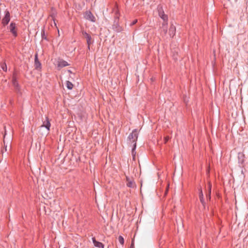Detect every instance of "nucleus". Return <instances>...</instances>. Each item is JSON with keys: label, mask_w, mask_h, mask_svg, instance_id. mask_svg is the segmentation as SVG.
Returning <instances> with one entry per match:
<instances>
[{"label": "nucleus", "mask_w": 248, "mask_h": 248, "mask_svg": "<svg viewBox=\"0 0 248 248\" xmlns=\"http://www.w3.org/2000/svg\"><path fill=\"white\" fill-rule=\"evenodd\" d=\"M68 65H69V64L67 63V62L61 60L58 62V67L60 68Z\"/></svg>", "instance_id": "obj_9"}, {"label": "nucleus", "mask_w": 248, "mask_h": 248, "mask_svg": "<svg viewBox=\"0 0 248 248\" xmlns=\"http://www.w3.org/2000/svg\"><path fill=\"white\" fill-rule=\"evenodd\" d=\"M6 135V131L5 130V133H4V135L3 143H4V148H5V151H7V148H8V143L6 144H5V141L4 139L5 138Z\"/></svg>", "instance_id": "obj_15"}, {"label": "nucleus", "mask_w": 248, "mask_h": 248, "mask_svg": "<svg viewBox=\"0 0 248 248\" xmlns=\"http://www.w3.org/2000/svg\"><path fill=\"white\" fill-rule=\"evenodd\" d=\"M208 198L209 199H210L211 197V187H212V185L210 182H209L208 184Z\"/></svg>", "instance_id": "obj_12"}, {"label": "nucleus", "mask_w": 248, "mask_h": 248, "mask_svg": "<svg viewBox=\"0 0 248 248\" xmlns=\"http://www.w3.org/2000/svg\"><path fill=\"white\" fill-rule=\"evenodd\" d=\"M199 197H200L201 202L202 203H203V195L202 191V190H200V194H199Z\"/></svg>", "instance_id": "obj_17"}, {"label": "nucleus", "mask_w": 248, "mask_h": 248, "mask_svg": "<svg viewBox=\"0 0 248 248\" xmlns=\"http://www.w3.org/2000/svg\"><path fill=\"white\" fill-rule=\"evenodd\" d=\"M1 68L5 71L7 70V66L5 63H2L1 65Z\"/></svg>", "instance_id": "obj_19"}, {"label": "nucleus", "mask_w": 248, "mask_h": 248, "mask_svg": "<svg viewBox=\"0 0 248 248\" xmlns=\"http://www.w3.org/2000/svg\"><path fill=\"white\" fill-rule=\"evenodd\" d=\"M13 84L15 86V87L18 90V84L16 80V79L14 78L13 80Z\"/></svg>", "instance_id": "obj_16"}, {"label": "nucleus", "mask_w": 248, "mask_h": 248, "mask_svg": "<svg viewBox=\"0 0 248 248\" xmlns=\"http://www.w3.org/2000/svg\"><path fill=\"white\" fill-rule=\"evenodd\" d=\"M138 139V132L135 130L129 135L128 139L132 142H135Z\"/></svg>", "instance_id": "obj_2"}, {"label": "nucleus", "mask_w": 248, "mask_h": 248, "mask_svg": "<svg viewBox=\"0 0 248 248\" xmlns=\"http://www.w3.org/2000/svg\"><path fill=\"white\" fill-rule=\"evenodd\" d=\"M84 17L86 19L90 20L92 22L95 21V17L93 16V15L92 14V13L90 11H87L85 13Z\"/></svg>", "instance_id": "obj_3"}, {"label": "nucleus", "mask_w": 248, "mask_h": 248, "mask_svg": "<svg viewBox=\"0 0 248 248\" xmlns=\"http://www.w3.org/2000/svg\"><path fill=\"white\" fill-rule=\"evenodd\" d=\"M169 140V137H166L165 138H164V140H165V142H167Z\"/></svg>", "instance_id": "obj_21"}, {"label": "nucleus", "mask_w": 248, "mask_h": 248, "mask_svg": "<svg viewBox=\"0 0 248 248\" xmlns=\"http://www.w3.org/2000/svg\"><path fill=\"white\" fill-rule=\"evenodd\" d=\"M9 147L10 149H11V148H12L11 143L10 141L9 144Z\"/></svg>", "instance_id": "obj_22"}, {"label": "nucleus", "mask_w": 248, "mask_h": 248, "mask_svg": "<svg viewBox=\"0 0 248 248\" xmlns=\"http://www.w3.org/2000/svg\"><path fill=\"white\" fill-rule=\"evenodd\" d=\"M118 240L120 243L122 245L124 244V239L123 237L122 236H119L118 237Z\"/></svg>", "instance_id": "obj_18"}, {"label": "nucleus", "mask_w": 248, "mask_h": 248, "mask_svg": "<svg viewBox=\"0 0 248 248\" xmlns=\"http://www.w3.org/2000/svg\"><path fill=\"white\" fill-rule=\"evenodd\" d=\"M158 11L159 16L164 21V22L162 24V28L163 29L164 33H166L167 29V21L168 20V16L167 15L164 14V13L162 10V7L158 8Z\"/></svg>", "instance_id": "obj_1"}, {"label": "nucleus", "mask_w": 248, "mask_h": 248, "mask_svg": "<svg viewBox=\"0 0 248 248\" xmlns=\"http://www.w3.org/2000/svg\"><path fill=\"white\" fill-rule=\"evenodd\" d=\"M175 27L173 25H171L169 29V34L170 37H173L175 33Z\"/></svg>", "instance_id": "obj_8"}, {"label": "nucleus", "mask_w": 248, "mask_h": 248, "mask_svg": "<svg viewBox=\"0 0 248 248\" xmlns=\"http://www.w3.org/2000/svg\"><path fill=\"white\" fill-rule=\"evenodd\" d=\"M10 19V13L8 11H6L5 16L2 19V24L3 26L6 25L9 22Z\"/></svg>", "instance_id": "obj_4"}, {"label": "nucleus", "mask_w": 248, "mask_h": 248, "mask_svg": "<svg viewBox=\"0 0 248 248\" xmlns=\"http://www.w3.org/2000/svg\"><path fill=\"white\" fill-rule=\"evenodd\" d=\"M35 66L36 69H39L41 67V63L38 60L37 54L35 56Z\"/></svg>", "instance_id": "obj_11"}, {"label": "nucleus", "mask_w": 248, "mask_h": 248, "mask_svg": "<svg viewBox=\"0 0 248 248\" xmlns=\"http://www.w3.org/2000/svg\"><path fill=\"white\" fill-rule=\"evenodd\" d=\"M136 143H134V147L132 149V154H133V157L134 158L135 157V154H134V150L136 148Z\"/></svg>", "instance_id": "obj_20"}, {"label": "nucleus", "mask_w": 248, "mask_h": 248, "mask_svg": "<svg viewBox=\"0 0 248 248\" xmlns=\"http://www.w3.org/2000/svg\"><path fill=\"white\" fill-rule=\"evenodd\" d=\"M137 22V20H135L133 21V24H135Z\"/></svg>", "instance_id": "obj_23"}, {"label": "nucleus", "mask_w": 248, "mask_h": 248, "mask_svg": "<svg viewBox=\"0 0 248 248\" xmlns=\"http://www.w3.org/2000/svg\"><path fill=\"white\" fill-rule=\"evenodd\" d=\"M130 248H134V244L133 243L131 244Z\"/></svg>", "instance_id": "obj_24"}, {"label": "nucleus", "mask_w": 248, "mask_h": 248, "mask_svg": "<svg viewBox=\"0 0 248 248\" xmlns=\"http://www.w3.org/2000/svg\"><path fill=\"white\" fill-rule=\"evenodd\" d=\"M126 179L128 182L127 184V186L129 187H134V183L132 181H131L129 179H128L127 178Z\"/></svg>", "instance_id": "obj_13"}, {"label": "nucleus", "mask_w": 248, "mask_h": 248, "mask_svg": "<svg viewBox=\"0 0 248 248\" xmlns=\"http://www.w3.org/2000/svg\"><path fill=\"white\" fill-rule=\"evenodd\" d=\"M66 87L68 89L71 90L73 87V85L71 82L67 81L66 82Z\"/></svg>", "instance_id": "obj_14"}, {"label": "nucleus", "mask_w": 248, "mask_h": 248, "mask_svg": "<svg viewBox=\"0 0 248 248\" xmlns=\"http://www.w3.org/2000/svg\"><path fill=\"white\" fill-rule=\"evenodd\" d=\"M44 127L46 128V132L48 133L50 129V123L47 117H46V120L43 122V124L41 126V128Z\"/></svg>", "instance_id": "obj_6"}, {"label": "nucleus", "mask_w": 248, "mask_h": 248, "mask_svg": "<svg viewBox=\"0 0 248 248\" xmlns=\"http://www.w3.org/2000/svg\"><path fill=\"white\" fill-rule=\"evenodd\" d=\"M9 30L10 31L12 32V33L15 36H16L17 35V32L16 30V25L15 23L11 22L10 26H9Z\"/></svg>", "instance_id": "obj_5"}, {"label": "nucleus", "mask_w": 248, "mask_h": 248, "mask_svg": "<svg viewBox=\"0 0 248 248\" xmlns=\"http://www.w3.org/2000/svg\"><path fill=\"white\" fill-rule=\"evenodd\" d=\"M93 242L95 247L104 248V245L101 242L96 241L94 237L93 238Z\"/></svg>", "instance_id": "obj_10"}, {"label": "nucleus", "mask_w": 248, "mask_h": 248, "mask_svg": "<svg viewBox=\"0 0 248 248\" xmlns=\"http://www.w3.org/2000/svg\"><path fill=\"white\" fill-rule=\"evenodd\" d=\"M84 37L86 39L88 45V48H90V45L93 43L91 36L86 32H83Z\"/></svg>", "instance_id": "obj_7"}]
</instances>
